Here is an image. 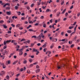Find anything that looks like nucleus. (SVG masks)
I'll use <instances>...</instances> for the list:
<instances>
[{"label":"nucleus","mask_w":80,"mask_h":80,"mask_svg":"<svg viewBox=\"0 0 80 80\" xmlns=\"http://www.w3.org/2000/svg\"><path fill=\"white\" fill-rule=\"evenodd\" d=\"M1 65H2V68H6V66L4 65V63H2L1 64Z\"/></svg>","instance_id":"1"},{"label":"nucleus","mask_w":80,"mask_h":80,"mask_svg":"<svg viewBox=\"0 0 80 80\" xmlns=\"http://www.w3.org/2000/svg\"><path fill=\"white\" fill-rule=\"evenodd\" d=\"M6 13L8 15H11V12H7Z\"/></svg>","instance_id":"2"},{"label":"nucleus","mask_w":80,"mask_h":80,"mask_svg":"<svg viewBox=\"0 0 80 80\" xmlns=\"http://www.w3.org/2000/svg\"><path fill=\"white\" fill-rule=\"evenodd\" d=\"M7 5H8V6H10V4L8 3H6L3 6V7H5Z\"/></svg>","instance_id":"3"},{"label":"nucleus","mask_w":80,"mask_h":80,"mask_svg":"<svg viewBox=\"0 0 80 80\" xmlns=\"http://www.w3.org/2000/svg\"><path fill=\"white\" fill-rule=\"evenodd\" d=\"M11 74V75L12 76H13V75L14 74V72H10L9 73V74Z\"/></svg>","instance_id":"4"},{"label":"nucleus","mask_w":80,"mask_h":80,"mask_svg":"<svg viewBox=\"0 0 80 80\" xmlns=\"http://www.w3.org/2000/svg\"><path fill=\"white\" fill-rule=\"evenodd\" d=\"M7 63H8L7 65H8V64H10V63H11L10 61L8 60V61H6V64H7Z\"/></svg>","instance_id":"5"},{"label":"nucleus","mask_w":80,"mask_h":80,"mask_svg":"<svg viewBox=\"0 0 80 80\" xmlns=\"http://www.w3.org/2000/svg\"><path fill=\"white\" fill-rule=\"evenodd\" d=\"M32 51L33 52H37V51H38V50L37 49H36L35 48H33L32 49Z\"/></svg>","instance_id":"6"},{"label":"nucleus","mask_w":80,"mask_h":80,"mask_svg":"<svg viewBox=\"0 0 80 80\" xmlns=\"http://www.w3.org/2000/svg\"><path fill=\"white\" fill-rule=\"evenodd\" d=\"M66 8L62 12L61 14H64L65 13V12L66 11Z\"/></svg>","instance_id":"7"},{"label":"nucleus","mask_w":80,"mask_h":80,"mask_svg":"<svg viewBox=\"0 0 80 80\" xmlns=\"http://www.w3.org/2000/svg\"><path fill=\"white\" fill-rule=\"evenodd\" d=\"M40 71V69H38L36 70V72L37 73H38Z\"/></svg>","instance_id":"8"},{"label":"nucleus","mask_w":80,"mask_h":80,"mask_svg":"<svg viewBox=\"0 0 80 80\" xmlns=\"http://www.w3.org/2000/svg\"><path fill=\"white\" fill-rule=\"evenodd\" d=\"M4 53H5V54L7 55V54H8V52L7 51V50H4Z\"/></svg>","instance_id":"9"},{"label":"nucleus","mask_w":80,"mask_h":80,"mask_svg":"<svg viewBox=\"0 0 80 80\" xmlns=\"http://www.w3.org/2000/svg\"><path fill=\"white\" fill-rule=\"evenodd\" d=\"M1 72L2 74L3 75H5V72H4V71H1Z\"/></svg>","instance_id":"10"},{"label":"nucleus","mask_w":80,"mask_h":80,"mask_svg":"<svg viewBox=\"0 0 80 80\" xmlns=\"http://www.w3.org/2000/svg\"><path fill=\"white\" fill-rule=\"evenodd\" d=\"M67 33H72V30H68L67 31Z\"/></svg>","instance_id":"11"},{"label":"nucleus","mask_w":80,"mask_h":80,"mask_svg":"<svg viewBox=\"0 0 80 80\" xmlns=\"http://www.w3.org/2000/svg\"><path fill=\"white\" fill-rule=\"evenodd\" d=\"M26 44H27V43H30V40H28L27 41H26Z\"/></svg>","instance_id":"12"},{"label":"nucleus","mask_w":80,"mask_h":80,"mask_svg":"<svg viewBox=\"0 0 80 80\" xmlns=\"http://www.w3.org/2000/svg\"><path fill=\"white\" fill-rule=\"evenodd\" d=\"M34 45H35V44H34V43H32L30 46V47H33V46H34Z\"/></svg>","instance_id":"13"},{"label":"nucleus","mask_w":80,"mask_h":80,"mask_svg":"<svg viewBox=\"0 0 80 80\" xmlns=\"http://www.w3.org/2000/svg\"><path fill=\"white\" fill-rule=\"evenodd\" d=\"M60 12H57V16L58 17H59V16H60Z\"/></svg>","instance_id":"14"},{"label":"nucleus","mask_w":80,"mask_h":80,"mask_svg":"<svg viewBox=\"0 0 80 80\" xmlns=\"http://www.w3.org/2000/svg\"><path fill=\"white\" fill-rule=\"evenodd\" d=\"M54 46V44L53 43L52 44V45L50 46V48H53Z\"/></svg>","instance_id":"15"},{"label":"nucleus","mask_w":80,"mask_h":80,"mask_svg":"<svg viewBox=\"0 0 80 80\" xmlns=\"http://www.w3.org/2000/svg\"><path fill=\"white\" fill-rule=\"evenodd\" d=\"M27 63V61L26 60H24V61L23 62V63L24 64H26Z\"/></svg>","instance_id":"16"},{"label":"nucleus","mask_w":80,"mask_h":80,"mask_svg":"<svg viewBox=\"0 0 80 80\" xmlns=\"http://www.w3.org/2000/svg\"><path fill=\"white\" fill-rule=\"evenodd\" d=\"M18 62V60H17L16 61L14 62H13V65H15Z\"/></svg>","instance_id":"17"},{"label":"nucleus","mask_w":80,"mask_h":80,"mask_svg":"<svg viewBox=\"0 0 80 80\" xmlns=\"http://www.w3.org/2000/svg\"><path fill=\"white\" fill-rule=\"evenodd\" d=\"M3 26L4 28H7V26L3 24Z\"/></svg>","instance_id":"18"},{"label":"nucleus","mask_w":80,"mask_h":80,"mask_svg":"<svg viewBox=\"0 0 80 80\" xmlns=\"http://www.w3.org/2000/svg\"><path fill=\"white\" fill-rule=\"evenodd\" d=\"M74 27L73 26H70L69 27V29H70V30H71V29L73 28Z\"/></svg>","instance_id":"19"},{"label":"nucleus","mask_w":80,"mask_h":80,"mask_svg":"<svg viewBox=\"0 0 80 80\" xmlns=\"http://www.w3.org/2000/svg\"><path fill=\"white\" fill-rule=\"evenodd\" d=\"M19 55H22L23 54V52H19Z\"/></svg>","instance_id":"20"},{"label":"nucleus","mask_w":80,"mask_h":80,"mask_svg":"<svg viewBox=\"0 0 80 80\" xmlns=\"http://www.w3.org/2000/svg\"><path fill=\"white\" fill-rule=\"evenodd\" d=\"M6 78L7 79V80H8V79H9V78H10V77H9V76L7 75L6 76Z\"/></svg>","instance_id":"21"},{"label":"nucleus","mask_w":80,"mask_h":80,"mask_svg":"<svg viewBox=\"0 0 80 80\" xmlns=\"http://www.w3.org/2000/svg\"><path fill=\"white\" fill-rule=\"evenodd\" d=\"M46 27H47V25H46V23L43 24V27H44V28H46Z\"/></svg>","instance_id":"22"},{"label":"nucleus","mask_w":80,"mask_h":80,"mask_svg":"<svg viewBox=\"0 0 80 80\" xmlns=\"http://www.w3.org/2000/svg\"><path fill=\"white\" fill-rule=\"evenodd\" d=\"M23 49H24V48H22L21 49H19V52H22V51H23Z\"/></svg>","instance_id":"23"},{"label":"nucleus","mask_w":80,"mask_h":80,"mask_svg":"<svg viewBox=\"0 0 80 80\" xmlns=\"http://www.w3.org/2000/svg\"><path fill=\"white\" fill-rule=\"evenodd\" d=\"M47 47V45H46V44H44L42 46V47L43 48H45Z\"/></svg>","instance_id":"24"},{"label":"nucleus","mask_w":80,"mask_h":80,"mask_svg":"<svg viewBox=\"0 0 80 80\" xmlns=\"http://www.w3.org/2000/svg\"><path fill=\"white\" fill-rule=\"evenodd\" d=\"M20 25H21V24H17V25H16V27L17 28H18V27H20Z\"/></svg>","instance_id":"25"},{"label":"nucleus","mask_w":80,"mask_h":80,"mask_svg":"<svg viewBox=\"0 0 80 80\" xmlns=\"http://www.w3.org/2000/svg\"><path fill=\"white\" fill-rule=\"evenodd\" d=\"M30 27H32V25H29L28 26L27 28V29L30 28Z\"/></svg>","instance_id":"26"},{"label":"nucleus","mask_w":80,"mask_h":80,"mask_svg":"<svg viewBox=\"0 0 80 80\" xmlns=\"http://www.w3.org/2000/svg\"><path fill=\"white\" fill-rule=\"evenodd\" d=\"M62 1L61 3V5H63V4L64 3V0H62Z\"/></svg>","instance_id":"27"},{"label":"nucleus","mask_w":80,"mask_h":80,"mask_svg":"<svg viewBox=\"0 0 80 80\" xmlns=\"http://www.w3.org/2000/svg\"><path fill=\"white\" fill-rule=\"evenodd\" d=\"M10 42H11V40H9L6 41L7 43H10Z\"/></svg>","instance_id":"28"},{"label":"nucleus","mask_w":80,"mask_h":80,"mask_svg":"<svg viewBox=\"0 0 80 80\" xmlns=\"http://www.w3.org/2000/svg\"><path fill=\"white\" fill-rule=\"evenodd\" d=\"M27 55V52H25V53H24V57H26Z\"/></svg>","instance_id":"29"},{"label":"nucleus","mask_w":80,"mask_h":80,"mask_svg":"<svg viewBox=\"0 0 80 80\" xmlns=\"http://www.w3.org/2000/svg\"><path fill=\"white\" fill-rule=\"evenodd\" d=\"M39 37V38H40V39H41V38H42V36H41L40 35L38 36V37L37 38H38Z\"/></svg>","instance_id":"30"},{"label":"nucleus","mask_w":80,"mask_h":80,"mask_svg":"<svg viewBox=\"0 0 80 80\" xmlns=\"http://www.w3.org/2000/svg\"><path fill=\"white\" fill-rule=\"evenodd\" d=\"M18 7L17 6H15V10H18Z\"/></svg>","instance_id":"31"},{"label":"nucleus","mask_w":80,"mask_h":80,"mask_svg":"<svg viewBox=\"0 0 80 80\" xmlns=\"http://www.w3.org/2000/svg\"><path fill=\"white\" fill-rule=\"evenodd\" d=\"M7 45L4 46L3 47V49H6V48H7Z\"/></svg>","instance_id":"32"},{"label":"nucleus","mask_w":80,"mask_h":80,"mask_svg":"<svg viewBox=\"0 0 80 80\" xmlns=\"http://www.w3.org/2000/svg\"><path fill=\"white\" fill-rule=\"evenodd\" d=\"M73 8V6L72 5L70 7V10L72 9V8Z\"/></svg>","instance_id":"33"},{"label":"nucleus","mask_w":80,"mask_h":80,"mask_svg":"<svg viewBox=\"0 0 80 80\" xmlns=\"http://www.w3.org/2000/svg\"><path fill=\"white\" fill-rule=\"evenodd\" d=\"M27 72L28 73H30V71L29 70H28L27 71Z\"/></svg>","instance_id":"34"},{"label":"nucleus","mask_w":80,"mask_h":80,"mask_svg":"<svg viewBox=\"0 0 80 80\" xmlns=\"http://www.w3.org/2000/svg\"><path fill=\"white\" fill-rule=\"evenodd\" d=\"M4 22V21L3 20L0 21V23H3Z\"/></svg>","instance_id":"35"},{"label":"nucleus","mask_w":80,"mask_h":80,"mask_svg":"<svg viewBox=\"0 0 80 80\" xmlns=\"http://www.w3.org/2000/svg\"><path fill=\"white\" fill-rule=\"evenodd\" d=\"M75 1L74 0H73L72 1V5H73V4H74V3H75Z\"/></svg>","instance_id":"36"},{"label":"nucleus","mask_w":80,"mask_h":80,"mask_svg":"<svg viewBox=\"0 0 80 80\" xmlns=\"http://www.w3.org/2000/svg\"><path fill=\"white\" fill-rule=\"evenodd\" d=\"M50 11V9H47L46 11V12L47 13V12H48Z\"/></svg>","instance_id":"37"},{"label":"nucleus","mask_w":80,"mask_h":80,"mask_svg":"<svg viewBox=\"0 0 80 80\" xmlns=\"http://www.w3.org/2000/svg\"><path fill=\"white\" fill-rule=\"evenodd\" d=\"M47 50V48H44V49H43V51L44 52H46V50Z\"/></svg>","instance_id":"38"},{"label":"nucleus","mask_w":80,"mask_h":80,"mask_svg":"<svg viewBox=\"0 0 80 80\" xmlns=\"http://www.w3.org/2000/svg\"><path fill=\"white\" fill-rule=\"evenodd\" d=\"M40 18L41 19H43V18H44V16H41V17Z\"/></svg>","instance_id":"39"},{"label":"nucleus","mask_w":80,"mask_h":80,"mask_svg":"<svg viewBox=\"0 0 80 80\" xmlns=\"http://www.w3.org/2000/svg\"><path fill=\"white\" fill-rule=\"evenodd\" d=\"M19 29H20V30H22V29L23 28V27H19Z\"/></svg>","instance_id":"40"},{"label":"nucleus","mask_w":80,"mask_h":80,"mask_svg":"<svg viewBox=\"0 0 80 80\" xmlns=\"http://www.w3.org/2000/svg\"><path fill=\"white\" fill-rule=\"evenodd\" d=\"M32 38H37V36H33L32 37Z\"/></svg>","instance_id":"41"},{"label":"nucleus","mask_w":80,"mask_h":80,"mask_svg":"<svg viewBox=\"0 0 80 80\" xmlns=\"http://www.w3.org/2000/svg\"><path fill=\"white\" fill-rule=\"evenodd\" d=\"M35 5V4L34 3H32L31 5V7H33V6Z\"/></svg>","instance_id":"42"},{"label":"nucleus","mask_w":80,"mask_h":80,"mask_svg":"<svg viewBox=\"0 0 80 80\" xmlns=\"http://www.w3.org/2000/svg\"><path fill=\"white\" fill-rule=\"evenodd\" d=\"M39 24V23H36L34 24L35 26H38V25Z\"/></svg>","instance_id":"43"},{"label":"nucleus","mask_w":80,"mask_h":80,"mask_svg":"<svg viewBox=\"0 0 80 80\" xmlns=\"http://www.w3.org/2000/svg\"><path fill=\"white\" fill-rule=\"evenodd\" d=\"M25 40H26L25 39L23 38L21 40V42H22V41H25Z\"/></svg>","instance_id":"44"},{"label":"nucleus","mask_w":80,"mask_h":80,"mask_svg":"<svg viewBox=\"0 0 80 80\" xmlns=\"http://www.w3.org/2000/svg\"><path fill=\"white\" fill-rule=\"evenodd\" d=\"M6 44H7V42L5 41L4 42V45H6Z\"/></svg>","instance_id":"45"},{"label":"nucleus","mask_w":80,"mask_h":80,"mask_svg":"<svg viewBox=\"0 0 80 80\" xmlns=\"http://www.w3.org/2000/svg\"><path fill=\"white\" fill-rule=\"evenodd\" d=\"M6 10H10V7H7L6 8Z\"/></svg>","instance_id":"46"},{"label":"nucleus","mask_w":80,"mask_h":80,"mask_svg":"<svg viewBox=\"0 0 80 80\" xmlns=\"http://www.w3.org/2000/svg\"><path fill=\"white\" fill-rule=\"evenodd\" d=\"M29 61L30 63H32V62H33V60H32V59H30L29 60Z\"/></svg>","instance_id":"47"},{"label":"nucleus","mask_w":80,"mask_h":80,"mask_svg":"<svg viewBox=\"0 0 80 80\" xmlns=\"http://www.w3.org/2000/svg\"><path fill=\"white\" fill-rule=\"evenodd\" d=\"M73 47H74V44H72L71 46L70 47H71V48H73Z\"/></svg>","instance_id":"48"},{"label":"nucleus","mask_w":80,"mask_h":80,"mask_svg":"<svg viewBox=\"0 0 80 80\" xmlns=\"http://www.w3.org/2000/svg\"><path fill=\"white\" fill-rule=\"evenodd\" d=\"M44 76L45 77L47 78V79H48V80H49L50 79V78H48V77L46 76V75H44Z\"/></svg>","instance_id":"49"},{"label":"nucleus","mask_w":80,"mask_h":80,"mask_svg":"<svg viewBox=\"0 0 80 80\" xmlns=\"http://www.w3.org/2000/svg\"><path fill=\"white\" fill-rule=\"evenodd\" d=\"M76 24H77V22H75L73 24H72V25H75Z\"/></svg>","instance_id":"50"},{"label":"nucleus","mask_w":80,"mask_h":80,"mask_svg":"<svg viewBox=\"0 0 80 80\" xmlns=\"http://www.w3.org/2000/svg\"><path fill=\"white\" fill-rule=\"evenodd\" d=\"M20 48V46L18 45H17L16 46V48Z\"/></svg>","instance_id":"51"},{"label":"nucleus","mask_w":80,"mask_h":80,"mask_svg":"<svg viewBox=\"0 0 80 80\" xmlns=\"http://www.w3.org/2000/svg\"><path fill=\"white\" fill-rule=\"evenodd\" d=\"M18 15H20V14H21V12H18Z\"/></svg>","instance_id":"52"},{"label":"nucleus","mask_w":80,"mask_h":80,"mask_svg":"<svg viewBox=\"0 0 80 80\" xmlns=\"http://www.w3.org/2000/svg\"><path fill=\"white\" fill-rule=\"evenodd\" d=\"M28 30L30 31V32H33V30H32V29H29Z\"/></svg>","instance_id":"53"},{"label":"nucleus","mask_w":80,"mask_h":80,"mask_svg":"<svg viewBox=\"0 0 80 80\" xmlns=\"http://www.w3.org/2000/svg\"><path fill=\"white\" fill-rule=\"evenodd\" d=\"M30 21V20H29V23H33V22L32 21H30V22H29Z\"/></svg>","instance_id":"54"},{"label":"nucleus","mask_w":80,"mask_h":80,"mask_svg":"<svg viewBox=\"0 0 80 80\" xmlns=\"http://www.w3.org/2000/svg\"><path fill=\"white\" fill-rule=\"evenodd\" d=\"M39 67H39V66L38 65H37L36 66V68H39Z\"/></svg>","instance_id":"55"},{"label":"nucleus","mask_w":80,"mask_h":80,"mask_svg":"<svg viewBox=\"0 0 80 80\" xmlns=\"http://www.w3.org/2000/svg\"><path fill=\"white\" fill-rule=\"evenodd\" d=\"M7 22L8 23H10V20H8L7 21Z\"/></svg>","instance_id":"56"},{"label":"nucleus","mask_w":80,"mask_h":80,"mask_svg":"<svg viewBox=\"0 0 80 80\" xmlns=\"http://www.w3.org/2000/svg\"><path fill=\"white\" fill-rule=\"evenodd\" d=\"M80 12H78V14H77L78 17H79V16H80Z\"/></svg>","instance_id":"57"},{"label":"nucleus","mask_w":80,"mask_h":80,"mask_svg":"<svg viewBox=\"0 0 80 80\" xmlns=\"http://www.w3.org/2000/svg\"><path fill=\"white\" fill-rule=\"evenodd\" d=\"M15 42V40H12V42H11V43H14V42Z\"/></svg>","instance_id":"58"},{"label":"nucleus","mask_w":80,"mask_h":80,"mask_svg":"<svg viewBox=\"0 0 80 80\" xmlns=\"http://www.w3.org/2000/svg\"><path fill=\"white\" fill-rule=\"evenodd\" d=\"M11 26H12V27H15V25H13V24H12Z\"/></svg>","instance_id":"59"},{"label":"nucleus","mask_w":80,"mask_h":80,"mask_svg":"<svg viewBox=\"0 0 80 80\" xmlns=\"http://www.w3.org/2000/svg\"><path fill=\"white\" fill-rule=\"evenodd\" d=\"M21 72H23V68H22L20 69Z\"/></svg>","instance_id":"60"},{"label":"nucleus","mask_w":80,"mask_h":80,"mask_svg":"<svg viewBox=\"0 0 80 80\" xmlns=\"http://www.w3.org/2000/svg\"><path fill=\"white\" fill-rule=\"evenodd\" d=\"M12 33V32H11V31H8V33Z\"/></svg>","instance_id":"61"},{"label":"nucleus","mask_w":80,"mask_h":80,"mask_svg":"<svg viewBox=\"0 0 80 80\" xmlns=\"http://www.w3.org/2000/svg\"><path fill=\"white\" fill-rule=\"evenodd\" d=\"M19 75H20V74H17L16 76V77H18V76H19Z\"/></svg>","instance_id":"62"},{"label":"nucleus","mask_w":80,"mask_h":80,"mask_svg":"<svg viewBox=\"0 0 80 80\" xmlns=\"http://www.w3.org/2000/svg\"><path fill=\"white\" fill-rule=\"evenodd\" d=\"M36 52H37V53H36V55H38V53H40L39 51H38Z\"/></svg>","instance_id":"63"},{"label":"nucleus","mask_w":80,"mask_h":80,"mask_svg":"<svg viewBox=\"0 0 80 80\" xmlns=\"http://www.w3.org/2000/svg\"><path fill=\"white\" fill-rule=\"evenodd\" d=\"M68 16V12H66L65 13V16L66 17H67V16Z\"/></svg>","instance_id":"64"}]
</instances>
